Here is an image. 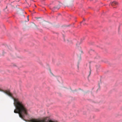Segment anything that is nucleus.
I'll use <instances>...</instances> for the list:
<instances>
[{
	"label": "nucleus",
	"instance_id": "obj_1",
	"mask_svg": "<svg viewBox=\"0 0 122 122\" xmlns=\"http://www.w3.org/2000/svg\"><path fill=\"white\" fill-rule=\"evenodd\" d=\"M14 105L16 108L14 110V112L18 113L19 117L25 120L24 119L25 115L28 114V110L25 104L22 102L20 101L17 98H14Z\"/></svg>",
	"mask_w": 122,
	"mask_h": 122
},
{
	"label": "nucleus",
	"instance_id": "obj_2",
	"mask_svg": "<svg viewBox=\"0 0 122 122\" xmlns=\"http://www.w3.org/2000/svg\"><path fill=\"white\" fill-rule=\"evenodd\" d=\"M3 92L5 93L8 95L9 96L12 97V95L9 91H3Z\"/></svg>",
	"mask_w": 122,
	"mask_h": 122
},
{
	"label": "nucleus",
	"instance_id": "obj_3",
	"mask_svg": "<svg viewBox=\"0 0 122 122\" xmlns=\"http://www.w3.org/2000/svg\"><path fill=\"white\" fill-rule=\"evenodd\" d=\"M118 4L116 2H113L112 3L111 5L112 6H114L117 5Z\"/></svg>",
	"mask_w": 122,
	"mask_h": 122
},
{
	"label": "nucleus",
	"instance_id": "obj_4",
	"mask_svg": "<svg viewBox=\"0 0 122 122\" xmlns=\"http://www.w3.org/2000/svg\"><path fill=\"white\" fill-rule=\"evenodd\" d=\"M60 8V7L59 6L57 8L56 7H54V10H55V9H57V10H58Z\"/></svg>",
	"mask_w": 122,
	"mask_h": 122
},
{
	"label": "nucleus",
	"instance_id": "obj_5",
	"mask_svg": "<svg viewBox=\"0 0 122 122\" xmlns=\"http://www.w3.org/2000/svg\"><path fill=\"white\" fill-rule=\"evenodd\" d=\"M90 74H89V75H90L91 73V68H90Z\"/></svg>",
	"mask_w": 122,
	"mask_h": 122
},
{
	"label": "nucleus",
	"instance_id": "obj_6",
	"mask_svg": "<svg viewBox=\"0 0 122 122\" xmlns=\"http://www.w3.org/2000/svg\"><path fill=\"white\" fill-rule=\"evenodd\" d=\"M77 44H80V43H78L76 45V46H77Z\"/></svg>",
	"mask_w": 122,
	"mask_h": 122
},
{
	"label": "nucleus",
	"instance_id": "obj_7",
	"mask_svg": "<svg viewBox=\"0 0 122 122\" xmlns=\"http://www.w3.org/2000/svg\"><path fill=\"white\" fill-rule=\"evenodd\" d=\"M27 18H28V21L29 20V16H27Z\"/></svg>",
	"mask_w": 122,
	"mask_h": 122
},
{
	"label": "nucleus",
	"instance_id": "obj_8",
	"mask_svg": "<svg viewBox=\"0 0 122 122\" xmlns=\"http://www.w3.org/2000/svg\"><path fill=\"white\" fill-rule=\"evenodd\" d=\"M23 16H24V17H25V16L24 15H23Z\"/></svg>",
	"mask_w": 122,
	"mask_h": 122
},
{
	"label": "nucleus",
	"instance_id": "obj_9",
	"mask_svg": "<svg viewBox=\"0 0 122 122\" xmlns=\"http://www.w3.org/2000/svg\"><path fill=\"white\" fill-rule=\"evenodd\" d=\"M81 47H79V49H81Z\"/></svg>",
	"mask_w": 122,
	"mask_h": 122
}]
</instances>
